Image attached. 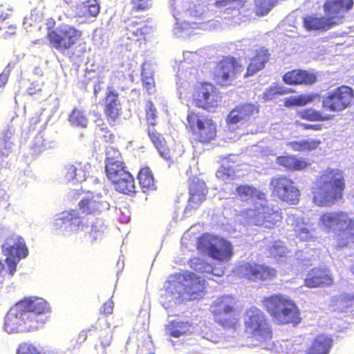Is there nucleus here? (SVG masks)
Instances as JSON below:
<instances>
[{"mask_svg": "<svg viewBox=\"0 0 354 354\" xmlns=\"http://www.w3.org/2000/svg\"><path fill=\"white\" fill-rule=\"evenodd\" d=\"M333 345L334 339L331 334L319 333L311 339L303 354H330Z\"/></svg>", "mask_w": 354, "mask_h": 354, "instance_id": "4be33fe9", "label": "nucleus"}, {"mask_svg": "<svg viewBox=\"0 0 354 354\" xmlns=\"http://www.w3.org/2000/svg\"><path fill=\"white\" fill-rule=\"evenodd\" d=\"M339 306L342 310H348L354 308V295L344 294L338 299Z\"/></svg>", "mask_w": 354, "mask_h": 354, "instance_id": "864d4df0", "label": "nucleus"}, {"mask_svg": "<svg viewBox=\"0 0 354 354\" xmlns=\"http://www.w3.org/2000/svg\"><path fill=\"white\" fill-rule=\"evenodd\" d=\"M275 0H256L254 1V12L258 17L267 15L275 6Z\"/></svg>", "mask_w": 354, "mask_h": 354, "instance_id": "49530a36", "label": "nucleus"}, {"mask_svg": "<svg viewBox=\"0 0 354 354\" xmlns=\"http://www.w3.org/2000/svg\"><path fill=\"white\" fill-rule=\"evenodd\" d=\"M156 127L157 126L150 124L149 127H147V136L160 155L165 160H171L172 159L171 151L168 147L165 139L162 134L158 132Z\"/></svg>", "mask_w": 354, "mask_h": 354, "instance_id": "cd10ccee", "label": "nucleus"}, {"mask_svg": "<svg viewBox=\"0 0 354 354\" xmlns=\"http://www.w3.org/2000/svg\"><path fill=\"white\" fill-rule=\"evenodd\" d=\"M10 206L8 196L6 191L0 190V210H6Z\"/></svg>", "mask_w": 354, "mask_h": 354, "instance_id": "052dcab7", "label": "nucleus"}, {"mask_svg": "<svg viewBox=\"0 0 354 354\" xmlns=\"http://www.w3.org/2000/svg\"><path fill=\"white\" fill-rule=\"evenodd\" d=\"M51 312L49 304L38 297H24L10 308L4 319V329L8 333H31L42 327Z\"/></svg>", "mask_w": 354, "mask_h": 354, "instance_id": "f257e3e1", "label": "nucleus"}, {"mask_svg": "<svg viewBox=\"0 0 354 354\" xmlns=\"http://www.w3.org/2000/svg\"><path fill=\"white\" fill-rule=\"evenodd\" d=\"M270 57V54L267 48L261 47L257 49L254 55L250 59L243 77L246 78L252 76L263 69L266 63L268 62Z\"/></svg>", "mask_w": 354, "mask_h": 354, "instance_id": "bb28decb", "label": "nucleus"}, {"mask_svg": "<svg viewBox=\"0 0 354 354\" xmlns=\"http://www.w3.org/2000/svg\"><path fill=\"white\" fill-rule=\"evenodd\" d=\"M333 277L330 270L320 267L311 269L304 279V286L310 288L328 287L333 286Z\"/></svg>", "mask_w": 354, "mask_h": 354, "instance_id": "6ab92c4d", "label": "nucleus"}, {"mask_svg": "<svg viewBox=\"0 0 354 354\" xmlns=\"http://www.w3.org/2000/svg\"><path fill=\"white\" fill-rule=\"evenodd\" d=\"M104 112L111 125H114L122 114V107L118 94L109 88L104 98Z\"/></svg>", "mask_w": 354, "mask_h": 354, "instance_id": "5701e85b", "label": "nucleus"}, {"mask_svg": "<svg viewBox=\"0 0 354 354\" xmlns=\"http://www.w3.org/2000/svg\"><path fill=\"white\" fill-rule=\"evenodd\" d=\"M261 303L264 309L277 325H291L295 327L302 322L300 309L288 296L282 294L271 295L263 297Z\"/></svg>", "mask_w": 354, "mask_h": 354, "instance_id": "20e7f679", "label": "nucleus"}, {"mask_svg": "<svg viewBox=\"0 0 354 354\" xmlns=\"http://www.w3.org/2000/svg\"><path fill=\"white\" fill-rule=\"evenodd\" d=\"M106 226L104 221L99 218H96L95 221L92 223L91 230L88 232L91 241L93 242L97 239H101L103 236Z\"/></svg>", "mask_w": 354, "mask_h": 354, "instance_id": "de8ad7c7", "label": "nucleus"}, {"mask_svg": "<svg viewBox=\"0 0 354 354\" xmlns=\"http://www.w3.org/2000/svg\"><path fill=\"white\" fill-rule=\"evenodd\" d=\"M4 274H8V269H6L4 263L0 260V277L3 276Z\"/></svg>", "mask_w": 354, "mask_h": 354, "instance_id": "774afa93", "label": "nucleus"}, {"mask_svg": "<svg viewBox=\"0 0 354 354\" xmlns=\"http://www.w3.org/2000/svg\"><path fill=\"white\" fill-rule=\"evenodd\" d=\"M152 32V27L148 24V20L134 21L128 24L127 27V35L132 41H145Z\"/></svg>", "mask_w": 354, "mask_h": 354, "instance_id": "a878e982", "label": "nucleus"}, {"mask_svg": "<svg viewBox=\"0 0 354 354\" xmlns=\"http://www.w3.org/2000/svg\"><path fill=\"white\" fill-rule=\"evenodd\" d=\"M354 102V89L348 85H340L327 92L322 101L324 111L337 113L350 108Z\"/></svg>", "mask_w": 354, "mask_h": 354, "instance_id": "f8f14e48", "label": "nucleus"}, {"mask_svg": "<svg viewBox=\"0 0 354 354\" xmlns=\"http://www.w3.org/2000/svg\"><path fill=\"white\" fill-rule=\"evenodd\" d=\"M302 24L307 31H327L333 28L331 22L325 16L315 14L307 15L303 17Z\"/></svg>", "mask_w": 354, "mask_h": 354, "instance_id": "7c9ffc66", "label": "nucleus"}, {"mask_svg": "<svg viewBox=\"0 0 354 354\" xmlns=\"http://www.w3.org/2000/svg\"><path fill=\"white\" fill-rule=\"evenodd\" d=\"M145 111L147 127H149L150 124H151L152 126H157L158 111L152 102H147Z\"/></svg>", "mask_w": 354, "mask_h": 354, "instance_id": "8fccbe9b", "label": "nucleus"}, {"mask_svg": "<svg viewBox=\"0 0 354 354\" xmlns=\"http://www.w3.org/2000/svg\"><path fill=\"white\" fill-rule=\"evenodd\" d=\"M296 124L304 130L321 131L323 129V124H307L297 121Z\"/></svg>", "mask_w": 354, "mask_h": 354, "instance_id": "bf43d9fd", "label": "nucleus"}, {"mask_svg": "<svg viewBox=\"0 0 354 354\" xmlns=\"http://www.w3.org/2000/svg\"><path fill=\"white\" fill-rule=\"evenodd\" d=\"M82 38V31L74 26L62 24L46 28V39L52 49L64 53L72 49Z\"/></svg>", "mask_w": 354, "mask_h": 354, "instance_id": "423d86ee", "label": "nucleus"}, {"mask_svg": "<svg viewBox=\"0 0 354 354\" xmlns=\"http://www.w3.org/2000/svg\"><path fill=\"white\" fill-rule=\"evenodd\" d=\"M246 0H230L228 10H240L245 6Z\"/></svg>", "mask_w": 354, "mask_h": 354, "instance_id": "680f3d73", "label": "nucleus"}, {"mask_svg": "<svg viewBox=\"0 0 354 354\" xmlns=\"http://www.w3.org/2000/svg\"><path fill=\"white\" fill-rule=\"evenodd\" d=\"M257 266L256 262H244L238 267V274L241 279L255 281Z\"/></svg>", "mask_w": 354, "mask_h": 354, "instance_id": "79ce46f5", "label": "nucleus"}, {"mask_svg": "<svg viewBox=\"0 0 354 354\" xmlns=\"http://www.w3.org/2000/svg\"><path fill=\"white\" fill-rule=\"evenodd\" d=\"M295 91L292 88H285L282 86H274L267 88L263 93L262 97L266 101L274 99L277 95H283Z\"/></svg>", "mask_w": 354, "mask_h": 354, "instance_id": "09e8293b", "label": "nucleus"}, {"mask_svg": "<svg viewBox=\"0 0 354 354\" xmlns=\"http://www.w3.org/2000/svg\"><path fill=\"white\" fill-rule=\"evenodd\" d=\"M139 185L143 192H147L156 189L155 178L151 169L147 167H142L137 175Z\"/></svg>", "mask_w": 354, "mask_h": 354, "instance_id": "f704fd0d", "label": "nucleus"}, {"mask_svg": "<svg viewBox=\"0 0 354 354\" xmlns=\"http://www.w3.org/2000/svg\"><path fill=\"white\" fill-rule=\"evenodd\" d=\"M87 336V331L82 330L76 337L75 344L80 345L84 343L86 340Z\"/></svg>", "mask_w": 354, "mask_h": 354, "instance_id": "0e129e2a", "label": "nucleus"}, {"mask_svg": "<svg viewBox=\"0 0 354 354\" xmlns=\"http://www.w3.org/2000/svg\"><path fill=\"white\" fill-rule=\"evenodd\" d=\"M354 0H326L323 11L333 27L343 23L346 15L353 9Z\"/></svg>", "mask_w": 354, "mask_h": 354, "instance_id": "2eb2a0df", "label": "nucleus"}, {"mask_svg": "<svg viewBox=\"0 0 354 354\" xmlns=\"http://www.w3.org/2000/svg\"><path fill=\"white\" fill-rule=\"evenodd\" d=\"M165 330L167 335L178 338L187 333V324L183 322L171 321L166 325Z\"/></svg>", "mask_w": 354, "mask_h": 354, "instance_id": "37998d69", "label": "nucleus"}, {"mask_svg": "<svg viewBox=\"0 0 354 354\" xmlns=\"http://www.w3.org/2000/svg\"><path fill=\"white\" fill-rule=\"evenodd\" d=\"M229 163V161L223 162L220 168L216 171V176L223 181L232 179L235 176V166L230 165Z\"/></svg>", "mask_w": 354, "mask_h": 354, "instance_id": "3c124183", "label": "nucleus"}, {"mask_svg": "<svg viewBox=\"0 0 354 354\" xmlns=\"http://www.w3.org/2000/svg\"><path fill=\"white\" fill-rule=\"evenodd\" d=\"M276 163L290 172L304 170L310 165V162L306 159L292 154L277 156Z\"/></svg>", "mask_w": 354, "mask_h": 354, "instance_id": "c85d7f7f", "label": "nucleus"}, {"mask_svg": "<svg viewBox=\"0 0 354 354\" xmlns=\"http://www.w3.org/2000/svg\"><path fill=\"white\" fill-rule=\"evenodd\" d=\"M100 6L97 0H85L75 7V15L77 18L89 19L98 15Z\"/></svg>", "mask_w": 354, "mask_h": 354, "instance_id": "72a5a7b5", "label": "nucleus"}, {"mask_svg": "<svg viewBox=\"0 0 354 354\" xmlns=\"http://www.w3.org/2000/svg\"><path fill=\"white\" fill-rule=\"evenodd\" d=\"M16 25L13 24L10 18L0 16V30L3 31V37L14 35L16 33Z\"/></svg>", "mask_w": 354, "mask_h": 354, "instance_id": "603ef678", "label": "nucleus"}, {"mask_svg": "<svg viewBox=\"0 0 354 354\" xmlns=\"http://www.w3.org/2000/svg\"><path fill=\"white\" fill-rule=\"evenodd\" d=\"M259 113V107L251 103H244L236 106L227 117L228 124L245 122L255 119Z\"/></svg>", "mask_w": 354, "mask_h": 354, "instance_id": "aec40b11", "label": "nucleus"}, {"mask_svg": "<svg viewBox=\"0 0 354 354\" xmlns=\"http://www.w3.org/2000/svg\"><path fill=\"white\" fill-rule=\"evenodd\" d=\"M251 219L254 225L266 228H273L282 220L281 212L274 210L267 205L256 207Z\"/></svg>", "mask_w": 354, "mask_h": 354, "instance_id": "f3484780", "label": "nucleus"}, {"mask_svg": "<svg viewBox=\"0 0 354 354\" xmlns=\"http://www.w3.org/2000/svg\"><path fill=\"white\" fill-rule=\"evenodd\" d=\"M184 293L189 299H200L205 292V281L194 272H186L183 276Z\"/></svg>", "mask_w": 354, "mask_h": 354, "instance_id": "a211bd4d", "label": "nucleus"}, {"mask_svg": "<svg viewBox=\"0 0 354 354\" xmlns=\"http://www.w3.org/2000/svg\"><path fill=\"white\" fill-rule=\"evenodd\" d=\"M79 209L85 215H95L108 209V203L94 196L83 198L78 203Z\"/></svg>", "mask_w": 354, "mask_h": 354, "instance_id": "c756f323", "label": "nucleus"}, {"mask_svg": "<svg viewBox=\"0 0 354 354\" xmlns=\"http://www.w3.org/2000/svg\"><path fill=\"white\" fill-rule=\"evenodd\" d=\"M271 196L276 201L288 205H297L300 199V191L294 180L287 175H277L270 180Z\"/></svg>", "mask_w": 354, "mask_h": 354, "instance_id": "1a4fd4ad", "label": "nucleus"}, {"mask_svg": "<svg viewBox=\"0 0 354 354\" xmlns=\"http://www.w3.org/2000/svg\"><path fill=\"white\" fill-rule=\"evenodd\" d=\"M114 303L111 299H109L103 303L100 309V313L102 315L106 316L113 312Z\"/></svg>", "mask_w": 354, "mask_h": 354, "instance_id": "13d9d810", "label": "nucleus"}, {"mask_svg": "<svg viewBox=\"0 0 354 354\" xmlns=\"http://www.w3.org/2000/svg\"><path fill=\"white\" fill-rule=\"evenodd\" d=\"M56 230L64 227L66 230H78L84 227V221L76 209L63 212L55 221Z\"/></svg>", "mask_w": 354, "mask_h": 354, "instance_id": "393cba45", "label": "nucleus"}, {"mask_svg": "<svg viewBox=\"0 0 354 354\" xmlns=\"http://www.w3.org/2000/svg\"><path fill=\"white\" fill-rule=\"evenodd\" d=\"M243 69V66L236 57L224 56L215 64L212 71L213 80L221 87L232 86Z\"/></svg>", "mask_w": 354, "mask_h": 354, "instance_id": "9d476101", "label": "nucleus"}, {"mask_svg": "<svg viewBox=\"0 0 354 354\" xmlns=\"http://www.w3.org/2000/svg\"><path fill=\"white\" fill-rule=\"evenodd\" d=\"M142 83L143 88L146 89L148 94L151 95L155 91V82L152 76L142 75Z\"/></svg>", "mask_w": 354, "mask_h": 354, "instance_id": "6e6d98bb", "label": "nucleus"}, {"mask_svg": "<svg viewBox=\"0 0 354 354\" xmlns=\"http://www.w3.org/2000/svg\"><path fill=\"white\" fill-rule=\"evenodd\" d=\"M1 249L3 254L6 257V262L8 266V276L12 277L16 272L19 260L28 255V249L24 240L17 235L8 237L2 245Z\"/></svg>", "mask_w": 354, "mask_h": 354, "instance_id": "4468645a", "label": "nucleus"}, {"mask_svg": "<svg viewBox=\"0 0 354 354\" xmlns=\"http://www.w3.org/2000/svg\"><path fill=\"white\" fill-rule=\"evenodd\" d=\"M346 181L342 171L327 168L315 179L311 189L313 201L319 207H331L342 199Z\"/></svg>", "mask_w": 354, "mask_h": 354, "instance_id": "f03ea898", "label": "nucleus"}, {"mask_svg": "<svg viewBox=\"0 0 354 354\" xmlns=\"http://www.w3.org/2000/svg\"><path fill=\"white\" fill-rule=\"evenodd\" d=\"M277 270L266 264L257 263L255 281H265L274 279L277 276Z\"/></svg>", "mask_w": 354, "mask_h": 354, "instance_id": "a19ab883", "label": "nucleus"}, {"mask_svg": "<svg viewBox=\"0 0 354 354\" xmlns=\"http://www.w3.org/2000/svg\"><path fill=\"white\" fill-rule=\"evenodd\" d=\"M8 77L6 74L1 73L0 74V88H4L6 86L7 82H8Z\"/></svg>", "mask_w": 354, "mask_h": 354, "instance_id": "338daca9", "label": "nucleus"}, {"mask_svg": "<svg viewBox=\"0 0 354 354\" xmlns=\"http://www.w3.org/2000/svg\"><path fill=\"white\" fill-rule=\"evenodd\" d=\"M165 292L167 297L183 296L185 295L183 290V281L182 282L176 280L167 281Z\"/></svg>", "mask_w": 354, "mask_h": 354, "instance_id": "a18cd8bd", "label": "nucleus"}, {"mask_svg": "<svg viewBox=\"0 0 354 354\" xmlns=\"http://www.w3.org/2000/svg\"><path fill=\"white\" fill-rule=\"evenodd\" d=\"M230 4V0H216L214 6L217 8L225 7L228 10L229 5Z\"/></svg>", "mask_w": 354, "mask_h": 354, "instance_id": "69168bd1", "label": "nucleus"}, {"mask_svg": "<svg viewBox=\"0 0 354 354\" xmlns=\"http://www.w3.org/2000/svg\"><path fill=\"white\" fill-rule=\"evenodd\" d=\"M192 97L196 107L207 112H214L222 102L221 92L214 84L207 82L194 86Z\"/></svg>", "mask_w": 354, "mask_h": 354, "instance_id": "9b49d317", "label": "nucleus"}, {"mask_svg": "<svg viewBox=\"0 0 354 354\" xmlns=\"http://www.w3.org/2000/svg\"><path fill=\"white\" fill-rule=\"evenodd\" d=\"M297 116L309 122H326L332 119V115L312 107L299 110L297 111Z\"/></svg>", "mask_w": 354, "mask_h": 354, "instance_id": "e433bc0d", "label": "nucleus"}, {"mask_svg": "<svg viewBox=\"0 0 354 354\" xmlns=\"http://www.w3.org/2000/svg\"><path fill=\"white\" fill-rule=\"evenodd\" d=\"M236 300L230 295L216 298L210 306V311L215 320L224 328L236 330L239 326L236 310Z\"/></svg>", "mask_w": 354, "mask_h": 354, "instance_id": "6e6552de", "label": "nucleus"}, {"mask_svg": "<svg viewBox=\"0 0 354 354\" xmlns=\"http://www.w3.org/2000/svg\"><path fill=\"white\" fill-rule=\"evenodd\" d=\"M319 227L326 233H333L338 248L354 246V218L343 211L325 212L318 220Z\"/></svg>", "mask_w": 354, "mask_h": 354, "instance_id": "7ed1b4c3", "label": "nucleus"}, {"mask_svg": "<svg viewBox=\"0 0 354 354\" xmlns=\"http://www.w3.org/2000/svg\"><path fill=\"white\" fill-rule=\"evenodd\" d=\"M186 120V128L196 142L208 144L216 139L217 125L212 118L191 110Z\"/></svg>", "mask_w": 354, "mask_h": 354, "instance_id": "0eeeda50", "label": "nucleus"}, {"mask_svg": "<svg viewBox=\"0 0 354 354\" xmlns=\"http://www.w3.org/2000/svg\"><path fill=\"white\" fill-rule=\"evenodd\" d=\"M68 120L71 124L82 128L87 126L88 121L85 111L76 107L73 109Z\"/></svg>", "mask_w": 354, "mask_h": 354, "instance_id": "c03bdc74", "label": "nucleus"}, {"mask_svg": "<svg viewBox=\"0 0 354 354\" xmlns=\"http://www.w3.org/2000/svg\"><path fill=\"white\" fill-rule=\"evenodd\" d=\"M321 143L319 139L311 138L290 141L288 145L295 151H312L317 149Z\"/></svg>", "mask_w": 354, "mask_h": 354, "instance_id": "58836bf2", "label": "nucleus"}, {"mask_svg": "<svg viewBox=\"0 0 354 354\" xmlns=\"http://www.w3.org/2000/svg\"><path fill=\"white\" fill-rule=\"evenodd\" d=\"M235 194L237 198L243 201H248L249 200L267 201L266 194L265 192L254 186L248 184H242L236 186Z\"/></svg>", "mask_w": 354, "mask_h": 354, "instance_id": "2f4dec72", "label": "nucleus"}, {"mask_svg": "<svg viewBox=\"0 0 354 354\" xmlns=\"http://www.w3.org/2000/svg\"><path fill=\"white\" fill-rule=\"evenodd\" d=\"M282 80L286 84L290 86H310L317 82V75L311 71L295 68L286 72Z\"/></svg>", "mask_w": 354, "mask_h": 354, "instance_id": "412c9836", "label": "nucleus"}, {"mask_svg": "<svg viewBox=\"0 0 354 354\" xmlns=\"http://www.w3.org/2000/svg\"><path fill=\"white\" fill-rule=\"evenodd\" d=\"M151 0H131L132 10L134 11L145 10L149 8Z\"/></svg>", "mask_w": 354, "mask_h": 354, "instance_id": "4d7b16f0", "label": "nucleus"}, {"mask_svg": "<svg viewBox=\"0 0 354 354\" xmlns=\"http://www.w3.org/2000/svg\"><path fill=\"white\" fill-rule=\"evenodd\" d=\"M207 187L204 181L196 176L189 178V203L192 208L198 207L206 200Z\"/></svg>", "mask_w": 354, "mask_h": 354, "instance_id": "b1692460", "label": "nucleus"}, {"mask_svg": "<svg viewBox=\"0 0 354 354\" xmlns=\"http://www.w3.org/2000/svg\"><path fill=\"white\" fill-rule=\"evenodd\" d=\"M104 169L110 183L129 171L121 153L115 148L108 150Z\"/></svg>", "mask_w": 354, "mask_h": 354, "instance_id": "dca6fc26", "label": "nucleus"}, {"mask_svg": "<svg viewBox=\"0 0 354 354\" xmlns=\"http://www.w3.org/2000/svg\"><path fill=\"white\" fill-rule=\"evenodd\" d=\"M197 248L219 261H227L232 255L230 242L209 234H203L198 239Z\"/></svg>", "mask_w": 354, "mask_h": 354, "instance_id": "ddd939ff", "label": "nucleus"}, {"mask_svg": "<svg viewBox=\"0 0 354 354\" xmlns=\"http://www.w3.org/2000/svg\"><path fill=\"white\" fill-rule=\"evenodd\" d=\"M111 333L108 332L103 337H100L101 344L103 347H106L110 345L111 342Z\"/></svg>", "mask_w": 354, "mask_h": 354, "instance_id": "e2e57ef3", "label": "nucleus"}, {"mask_svg": "<svg viewBox=\"0 0 354 354\" xmlns=\"http://www.w3.org/2000/svg\"><path fill=\"white\" fill-rule=\"evenodd\" d=\"M111 184L119 193L131 196L136 192L134 177L129 171L114 180Z\"/></svg>", "mask_w": 354, "mask_h": 354, "instance_id": "473e14b6", "label": "nucleus"}, {"mask_svg": "<svg viewBox=\"0 0 354 354\" xmlns=\"http://www.w3.org/2000/svg\"><path fill=\"white\" fill-rule=\"evenodd\" d=\"M15 130L12 126H8L2 131L0 138V153L8 156L12 151Z\"/></svg>", "mask_w": 354, "mask_h": 354, "instance_id": "4c0bfd02", "label": "nucleus"}, {"mask_svg": "<svg viewBox=\"0 0 354 354\" xmlns=\"http://www.w3.org/2000/svg\"><path fill=\"white\" fill-rule=\"evenodd\" d=\"M320 98L319 93L301 94L283 99V105L287 108L304 106Z\"/></svg>", "mask_w": 354, "mask_h": 354, "instance_id": "c9c22d12", "label": "nucleus"}, {"mask_svg": "<svg viewBox=\"0 0 354 354\" xmlns=\"http://www.w3.org/2000/svg\"><path fill=\"white\" fill-rule=\"evenodd\" d=\"M84 176L81 162L67 163L62 169V175L66 181L73 180L78 176Z\"/></svg>", "mask_w": 354, "mask_h": 354, "instance_id": "ea45409f", "label": "nucleus"}, {"mask_svg": "<svg viewBox=\"0 0 354 354\" xmlns=\"http://www.w3.org/2000/svg\"><path fill=\"white\" fill-rule=\"evenodd\" d=\"M243 333L247 338L260 344L270 342L273 336L268 319L257 308H250L245 312Z\"/></svg>", "mask_w": 354, "mask_h": 354, "instance_id": "39448f33", "label": "nucleus"}, {"mask_svg": "<svg viewBox=\"0 0 354 354\" xmlns=\"http://www.w3.org/2000/svg\"><path fill=\"white\" fill-rule=\"evenodd\" d=\"M17 354H44L35 345L30 343L24 342L19 345L17 349Z\"/></svg>", "mask_w": 354, "mask_h": 354, "instance_id": "5fc2aeb1", "label": "nucleus"}]
</instances>
